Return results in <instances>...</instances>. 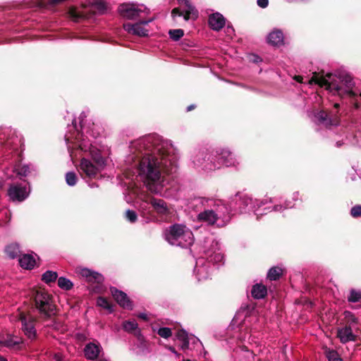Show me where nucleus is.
I'll return each instance as SVG.
<instances>
[{"mask_svg": "<svg viewBox=\"0 0 361 361\" xmlns=\"http://www.w3.org/2000/svg\"><path fill=\"white\" fill-rule=\"evenodd\" d=\"M310 83L317 84L322 87H324L326 90L334 95L338 96L341 99H355L357 96L353 90L355 82L352 76L344 71L328 73L325 75H324V71L314 72L310 80Z\"/></svg>", "mask_w": 361, "mask_h": 361, "instance_id": "nucleus-1", "label": "nucleus"}, {"mask_svg": "<svg viewBox=\"0 0 361 361\" xmlns=\"http://www.w3.org/2000/svg\"><path fill=\"white\" fill-rule=\"evenodd\" d=\"M161 164L158 158L150 153L145 152L138 166L140 176L145 178L149 189L152 190V185L157 182L161 176Z\"/></svg>", "mask_w": 361, "mask_h": 361, "instance_id": "nucleus-2", "label": "nucleus"}, {"mask_svg": "<svg viewBox=\"0 0 361 361\" xmlns=\"http://www.w3.org/2000/svg\"><path fill=\"white\" fill-rule=\"evenodd\" d=\"M35 305L40 318L48 320L56 314V306L53 303L52 296L43 290H37L34 295Z\"/></svg>", "mask_w": 361, "mask_h": 361, "instance_id": "nucleus-3", "label": "nucleus"}, {"mask_svg": "<svg viewBox=\"0 0 361 361\" xmlns=\"http://www.w3.org/2000/svg\"><path fill=\"white\" fill-rule=\"evenodd\" d=\"M192 236V232L184 225L175 224L169 227L165 232V239L171 245H175L176 241L183 237Z\"/></svg>", "mask_w": 361, "mask_h": 361, "instance_id": "nucleus-4", "label": "nucleus"}, {"mask_svg": "<svg viewBox=\"0 0 361 361\" xmlns=\"http://www.w3.org/2000/svg\"><path fill=\"white\" fill-rule=\"evenodd\" d=\"M315 117L319 124L325 127L336 126L340 123V118L336 114L327 112L321 110L315 115Z\"/></svg>", "mask_w": 361, "mask_h": 361, "instance_id": "nucleus-5", "label": "nucleus"}, {"mask_svg": "<svg viewBox=\"0 0 361 361\" xmlns=\"http://www.w3.org/2000/svg\"><path fill=\"white\" fill-rule=\"evenodd\" d=\"M20 320L22 322V329L25 335L31 341L35 340L37 338V332L35 329V319L32 317L27 318L24 313H20Z\"/></svg>", "mask_w": 361, "mask_h": 361, "instance_id": "nucleus-6", "label": "nucleus"}, {"mask_svg": "<svg viewBox=\"0 0 361 361\" xmlns=\"http://www.w3.org/2000/svg\"><path fill=\"white\" fill-rule=\"evenodd\" d=\"M110 292L114 300L121 307L127 310L133 309V302L130 300L126 293L117 289L116 287H111Z\"/></svg>", "mask_w": 361, "mask_h": 361, "instance_id": "nucleus-7", "label": "nucleus"}, {"mask_svg": "<svg viewBox=\"0 0 361 361\" xmlns=\"http://www.w3.org/2000/svg\"><path fill=\"white\" fill-rule=\"evenodd\" d=\"M8 195L13 201L23 202L28 197L29 192L25 186L17 184L10 186Z\"/></svg>", "mask_w": 361, "mask_h": 361, "instance_id": "nucleus-8", "label": "nucleus"}, {"mask_svg": "<svg viewBox=\"0 0 361 361\" xmlns=\"http://www.w3.org/2000/svg\"><path fill=\"white\" fill-rule=\"evenodd\" d=\"M120 14L128 20H135L140 16L141 10L136 8L135 5L123 4L118 7Z\"/></svg>", "mask_w": 361, "mask_h": 361, "instance_id": "nucleus-9", "label": "nucleus"}, {"mask_svg": "<svg viewBox=\"0 0 361 361\" xmlns=\"http://www.w3.org/2000/svg\"><path fill=\"white\" fill-rule=\"evenodd\" d=\"M80 167L81 171L88 177L94 178L102 169L97 164H94L86 158H82L80 161Z\"/></svg>", "mask_w": 361, "mask_h": 361, "instance_id": "nucleus-10", "label": "nucleus"}, {"mask_svg": "<svg viewBox=\"0 0 361 361\" xmlns=\"http://www.w3.org/2000/svg\"><path fill=\"white\" fill-rule=\"evenodd\" d=\"M337 336L343 343L357 340V336L353 334L350 324H347L343 328L338 329Z\"/></svg>", "mask_w": 361, "mask_h": 361, "instance_id": "nucleus-11", "label": "nucleus"}, {"mask_svg": "<svg viewBox=\"0 0 361 361\" xmlns=\"http://www.w3.org/2000/svg\"><path fill=\"white\" fill-rule=\"evenodd\" d=\"M208 23L212 30L219 31L224 27L225 18L221 13H214L209 16Z\"/></svg>", "mask_w": 361, "mask_h": 361, "instance_id": "nucleus-12", "label": "nucleus"}, {"mask_svg": "<svg viewBox=\"0 0 361 361\" xmlns=\"http://www.w3.org/2000/svg\"><path fill=\"white\" fill-rule=\"evenodd\" d=\"M102 347L99 343H89L84 348L85 356L90 360H96L101 351Z\"/></svg>", "mask_w": 361, "mask_h": 361, "instance_id": "nucleus-13", "label": "nucleus"}, {"mask_svg": "<svg viewBox=\"0 0 361 361\" xmlns=\"http://www.w3.org/2000/svg\"><path fill=\"white\" fill-rule=\"evenodd\" d=\"M149 203L159 214L166 215L170 213V210L164 200L153 197L150 199Z\"/></svg>", "mask_w": 361, "mask_h": 361, "instance_id": "nucleus-14", "label": "nucleus"}, {"mask_svg": "<svg viewBox=\"0 0 361 361\" xmlns=\"http://www.w3.org/2000/svg\"><path fill=\"white\" fill-rule=\"evenodd\" d=\"M197 219L200 221L206 222L209 225H214L219 219V216L212 209H207L200 212L197 216Z\"/></svg>", "mask_w": 361, "mask_h": 361, "instance_id": "nucleus-15", "label": "nucleus"}, {"mask_svg": "<svg viewBox=\"0 0 361 361\" xmlns=\"http://www.w3.org/2000/svg\"><path fill=\"white\" fill-rule=\"evenodd\" d=\"M267 295V287L262 283H256L252 286L251 295L255 299L259 300L264 298Z\"/></svg>", "mask_w": 361, "mask_h": 361, "instance_id": "nucleus-16", "label": "nucleus"}, {"mask_svg": "<svg viewBox=\"0 0 361 361\" xmlns=\"http://www.w3.org/2000/svg\"><path fill=\"white\" fill-rule=\"evenodd\" d=\"M35 259L34 257L29 254H25L19 258V264L21 267L25 269H32L35 267Z\"/></svg>", "mask_w": 361, "mask_h": 361, "instance_id": "nucleus-17", "label": "nucleus"}, {"mask_svg": "<svg viewBox=\"0 0 361 361\" xmlns=\"http://www.w3.org/2000/svg\"><path fill=\"white\" fill-rule=\"evenodd\" d=\"M90 154L92 161L95 164L98 165V166L103 168L105 166L106 161L102 155L100 150L95 147H92L90 149Z\"/></svg>", "mask_w": 361, "mask_h": 361, "instance_id": "nucleus-18", "label": "nucleus"}, {"mask_svg": "<svg viewBox=\"0 0 361 361\" xmlns=\"http://www.w3.org/2000/svg\"><path fill=\"white\" fill-rule=\"evenodd\" d=\"M123 326L125 331L134 333L140 340L142 339V336L141 335L140 331L137 330V324L135 322L126 321L123 322Z\"/></svg>", "mask_w": 361, "mask_h": 361, "instance_id": "nucleus-19", "label": "nucleus"}, {"mask_svg": "<svg viewBox=\"0 0 361 361\" xmlns=\"http://www.w3.org/2000/svg\"><path fill=\"white\" fill-rule=\"evenodd\" d=\"M283 35L280 30L271 32L268 37V42L274 46H278L283 42Z\"/></svg>", "mask_w": 361, "mask_h": 361, "instance_id": "nucleus-20", "label": "nucleus"}, {"mask_svg": "<svg viewBox=\"0 0 361 361\" xmlns=\"http://www.w3.org/2000/svg\"><path fill=\"white\" fill-rule=\"evenodd\" d=\"M5 252L11 259L20 257V247L17 243H11L5 247Z\"/></svg>", "mask_w": 361, "mask_h": 361, "instance_id": "nucleus-21", "label": "nucleus"}, {"mask_svg": "<svg viewBox=\"0 0 361 361\" xmlns=\"http://www.w3.org/2000/svg\"><path fill=\"white\" fill-rule=\"evenodd\" d=\"M220 159L224 161V163L226 166H231L233 165L235 161L233 159V155L232 152H231L228 149H222L221 152L219 154Z\"/></svg>", "mask_w": 361, "mask_h": 361, "instance_id": "nucleus-22", "label": "nucleus"}, {"mask_svg": "<svg viewBox=\"0 0 361 361\" xmlns=\"http://www.w3.org/2000/svg\"><path fill=\"white\" fill-rule=\"evenodd\" d=\"M147 21H141L139 23H135L134 25V32L133 35H135L140 37H145L148 35V30L145 29L142 25L147 24Z\"/></svg>", "mask_w": 361, "mask_h": 361, "instance_id": "nucleus-23", "label": "nucleus"}, {"mask_svg": "<svg viewBox=\"0 0 361 361\" xmlns=\"http://www.w3.org/2000/svg\"><path fill=\"white\" fill-rule=\"evenodd\" d=\"M58 278V274L53 271H47L42 276V281L47 284L55 282Z\"/></svg>", "mask_w": 361, "mask_h": 361, "instance_id": "nucleus-24", "label": "nucleus"}, {"mask_svg": "<svg viewBox=\"0 0 361 361\" xmlns=\"http://www.w3.org/2000/svg\"><path fill=\"white\" fill-rule=\"evenodd\" d=\"M282 269L278 267H274L269 270L267 278L271 281H276L279 279L282 275Z\"/></svg>", "mask_w": 361, "mask_h": 361, "instance_id": "nucleus-25", "label": "nucleus"}, {"mask_svg": "<svg viewBox=\"0 0 361 361\" xmlns=\"http://www.w3.org/2000/svg\"><path fill=\"white\" fill-rule=\"evenodd\" d=\"M58 286L61 289L69 290L73 288V284L69 279L61 276L58 279Z\"/></svg>", "mask_w": 361, "mask_h": 361, "instance_id": "nucleus-26", "label": "nucleus"}, {"mask_svg": "<svg viewBox=\"0 0 361 361\" xmlns=\"http://www.w3.org/2000/svg\"><path fill=\"white\" fill-rule=\"evenodd\" d=\"M97 305L104 309H106L109 311V312H113L112 305L109 302V300L104 297L99 296L97 300Z\"/></svg>", "mask_w": 361, "mask_h": 361, "instance_id": "nucleus-27", "label": "nucleus"}, {"mask_svg": "<svg viewBox=\"0 0 361 361\" xmlns=\"http://www.w3.org/2000/svg\"><path fill=\"white\" fill-rule=\"evenodd\" d=\"M348 300L350 302H357L361 301V291L351 289L350 295L348 297Z\"/></svg>", "mask_w": 361, "mask_h": 361, "instance_id": "nucleus-28", "label": "nucleus"}, {"mask_svg": "<svg viewBox=\"0 0 361 361\" xmlns=\"http://www.w3.org/2000/svg\"><path fill=\"white\" fill-rule=\"evenodd\" d=\"M169 35L173 41H178L184 35V31L182 29L170 30Z\"/></svg>", "mask_w": 361, "mask_h": 361, "instance_id": "nucleus-29", "label": "nucleus"}, {"mask_svg": "<svg viewBox=\"0 0 361 361\" xmlns=\"http://www.w3.org/2000/svg\"><path fill=\"white\" fill-rule=\"evenodd\" d=\"M90 283H102L104 281V277L102 274L96 271H92L90 278L87 280Z\"/></svg>", "mask_w": 361, "mask_h": 361, "instance_id": "nucleus-30", "label": "nucleus"}, {"mask_svg": "<svg viewBox=\"0 0 361 361\" xmlns=\"http://www.w3.org/2000/svg\"><path fill=\"white\" fill-rule=\"evenodd\" d=\"M78 180L75 173L70 171L66 174V182L70 186H74Z\"/></svg>", "mask_w": 361, "mask_h": 361, "instance_id": "nucleus-31", "label": "nucleus"}, {"mask_svg": "<svg viewBox=\"0 0 361 361\" xmlns=\"http://www.w3.org/2000/svg\"><path fill=\"white\" fill-rule=\"evenodd\" d=\"M16 174L21 177H26L30 173V168L28 166L23 165L19 166L15 169Z\"/></svg>", "mask_w": 361, "mask_h": 361, "instance_id": "nucleus-32", "label": "nucleus"}, {"mask_svg": "<svg viewBox=\"0 0 361 361\" xmlns=\"http://www.w3.org/2000/svg\"><path fill=\"white\" fill-rule=\"evenodd\" d=\"M256 306L257 304L255 302H251L245 305V306H242L241 310L245 312V317H250L255 310Z\"/></svg>", "mask_w": 361, "mask_h": 361, "instance_id": "nucleus-33", "label": "nucleus"}, {"mask_svg": "<svg viewBox=\"0 0 361 361\" xmlns=\"http://www.w3.org/2000/svg\"><path fill=\"white\" fill-rule=\"evenodd\" d=\"M157 334L164 338H168L172 336V331L170 328L161 327L159 329Z\"/></svg>", "mask_w": 361, "mask_h": 361, "instance_id": "nucleus-34", "label": "nucleus"}, {"mask_svg": "<svg viewBox=\"0 0 361 361\" xmlns=\"http://www.w3.org/2000/svg\"><path fill=\"white\" fill-rule=\"evenodd\" d=\"M329 361H341L338 353L334 350H329L326 352Z\"/></svg>", "mask_w": 361, "mask_h": 361, "instance_id": "nucleus-35", "label": "nucleus"}, {"mask_svg": "<svg viewBox=\"0 0 361 361\" xmlns=\"http://www.w3.org/2000/svg\"><path fill=\"white\" fill-rule=\"evenodd\" d=\"M198 11H185L183 12V15L182 16L185 20L188 21L190 18L192 20H196L198 18Z\"/></svg>", "mask_w": 361, "mask_h": 361, "instance_id": "nucleus-36", "label": "nucleus"}, {"mask_svg": "<svg viewBox=\"0 0 361 361\" xmlns=\"http://www.w3.org/2000/svg\"><path fill=\"white\" fill-rule=\"evenodd\" d=\"M125 217L130 222L135 223L137 219V215L133 210L128 209L125 213Z\"/></svg>", "mask_w": 361, "mask_h": 361, "instance_id": "nucleus-37", "label": "nucleus"}, {"mask_svg": "<svg viewBox=\"0 0 361 361\" xmlns=\"http://www.w3.org/2000/svg\"><path fill=\"white\" fill-rule=\"evenodd\" d=\"M23 342V339H20L18 341H13L11 338L6 340L4 342L1 343L4 346L8 348L14 347L16 345H19Z\"/></svg>", "mask_w": 361, "mask_h": 361, "instance_id": "nucleus-38", "label": "nucleus"}, {"mask_svg": "<svg viewBox=\"0 0 361 361\" xmlns=\"http://www.w3.org/2000/svg\"><path fill=\"white\" fill-rule=\"evenodd\" d=\"M236 196H239V200L240 202V204H243L244 207H246L252 203V198L245 195H240L239 193H238Z\"/></svg>", "mask_w": 361, "mask_h": 361, "instance_id": "nucleus-39", "label": "nucleus"}, {"mask_svg": "<svg viewBox=\"0 0 361 361\" xmlns=\"http://www.w3.org/2000/svg\"><path fill=\"white\" fill-rule=\"evenodd\" d=\"M350 214L354 218H357L361 216V205H355L352 207L350 210Z\"/></svg>", "mask_w": 361, "mask_h": 361, "instance_id": "nucleus-40", "label": "nucleus"}, {"mask_svg": "<svg viewBox=\"0 0 361 361\" xmlns=\"http://www.w3.org/2000/svg\"><path fill=\"white\" fill-rule=\"evenodd\" d=\"M176 337L179 341H183L186 340V338H188V335L185 330L180 329L178 330V332L176 333Z\"/></svg>", "mask_w": 361, "mask_h": 361, "instance_id": "nucleus-41", "label": "nucleus"}, {"mask_svg": "<svg viewBox=\"0 0 361 361\" xmlns=\"http://www.w3.org/2000/svg\"><path fill=\"white\" fill-rule=\"evenodd\" d=\"M92 271L89 269L84 268L80 271V274L87 280L88 278H90V274H92Z\"/></svg>", "mask_w": 361, "mask_h": 361, "instance_id": "nucleus-42", "label": "nucleus"}, {"mask_svg": "<svg viewBox=\"0 0 361 361\" xmlns=\"http://www.w3.org/2000/svg\"><path fill=\"white\" fill-rule=\"evenodd\" d=\"M134 25L135 24L131 23H124L123 24V28L126 31H127L130 34H133L134 32Z\"/></svg>", "mask_w": 361, "mask_h": 361, "instance_id": "nucleus-43", "label": "nucleus"}, {"mask_svg": "<svg viewBox=\"0 0 361 361\" xmlns=\"http://www.w3.org/2000/svg\"><path fill=\"white\" fill-rule=\"evenodd\" d=\"M183 15V12L180 11L179 8H174L171 11V17L175 18L176 16H182Z\"/></svg>", "mask_w": 361, "mask_h": 361, "instance_id": "nucleus-44", "label": "nucleus"}, {"mask_svg": "<svg viewBox=\"0 0 361 361\" xmlns=\"http://www.w3.org/2000/svg\"><path fill=\"white\" fill-rule=\"evenodd\" d=\"M183 4L186 11H198L189 0L186 1Z\"/></svg>", "mask_w": 361, "mask_h": 361, "instance_id": "nucleus-45", "label": "nucleus"}, {"mask_svg": "<svg viewBox=\"0 0 361 361\" xmlns=\"http://www.w3.org/2000/svg\"><path fill=\"white\" fill-rule=\"evenodd\" d=\"M250 61L255 63H258L261 62L262 60L259 56H257L256 54H252L250 56Z\"/></svg>", "mask_w": 361, "mask_h": 361, "instance_id": "nucleus-46", "label": "nucleus"}, {"mask_svg": "<svg viewBox=\"0 0 361 361\" xmlns=\"http://www.w3.org/2000/svg\"><path fill=\"white\" fill-rule=\"evenodd\" d=\"M269 4V0H257V5L261 8H266Z\"/></svg>", "mask_w": 361, "mask_h": 361, "instance_id": "nucleus-47", "label": "nucleus"}, {"mask_svg": "<svg viewBox=\"0 0 361 361\" xmlns=\"http://www.w3.org/2000/svg\"><path fill=\"white\" fill-rule=\"evenodd\" d=\"M96 7L99 11H104L106 6L104 2L99 1L96 3Z\"/></svg>", "mask_w": 361, "mask_h": 361, "instance_id": "nucleus-48", "label": "nucleus"}, {"mask_svg": "<svg viewBox=\"0 0 361 361\" xmlns=\"http://www.w3.org/2000/svg\"><path fill=\"white\" fill-rule=\"evenodd\" d=\"M181 341H182V344L180 345V348L183 350L188 349V348H189V339H188V338H186V340H183Z\"/></svg>", "mask_w": 361, "mask_h": 361, "instance_id": "nucleus-49", "label": "nucleus"}, {"mask_svg": "<svg viewBox=\"0 0 361 361\" xmlns=\"http://www.w3.org/2000/svg\"><path fill=\"white\" fill-rule=\"evenodd\" d=\"M167 349H169L171 352L174 353L177 357L180 356V354L176 350L175 348L171 345L166 346Z\"/></svg>", "mask_w": 361, "mask_h": 361, "instance_id": "nucleus-50", "label": "nucleus"}, {"mask_svg": "<svg viewBox=\"0 0 361 361\" xmlns=\"http://www.w3.org/2000/svg\"><path fill=\"white\" fill-rule=\"evenodd\" d=\"M70 14L73 18H78L79 17V15L77 13V11L75 10H74V9H71L70 11Z\"/></svg>", "mask_w": 361, "mask_h": 361, "instance_id": "nucleus-51", "label": "nucleus"}, {"mask_svg": "<svg viewBox=\"0 0 361 361\" xmlns=\"http://www.w3.org/2000/svg\"><path fill=\"white\" fill-rule=\"evenodd\" d=\"M302 76L301 75H295V80L298 82H302Z\"/></svg>", "mask_w": 361, "mask_h": 361, "instance_id": "nucleus-52", "label": "nucleus"}, {"mask_svg": "<svg viewBox=\"0 0 361 361\" xmlns=\"http://www.w3.org/2000/svg\"><path fill=\"white\" fill-rule=\"evenodd\" d=\"M138 317L140 319H142L143 320H147V314H145L144 313H140L138 315Z\"/></svg>", "mask_w": 361, "mask_h": 361, "instance_id": "nucleus-53", "label": "nucleus"}, {"mask_svg": "<svg viewBox=\"0 0 361 361\" xmlns=\"http://www.w3.org/2000/svg\"><path fill=\"white\" fill-rule=\"evenodd\" d=\"M196 108V105L195 104H190L187 107V111H190Z\"/></svg>", "mask_w": 361, "mask_h": 361, "instance_id": "nucleus-54", "label": "nucleus"}, {"mask_svg": "<svg viewBox=\"0 0 361 361\" xmlns=\"http://www.w3.org/2000/svg\"><path fill=\"white\" fill-rule=\"evenodd\" d=\"M350 320H351V322L352 323H357V319L354 316V315H351V318H350Z\"/></svg>", "mask_w": 361, "mask_h": 361, "instance_id": "nucleus-55", "label": "nucleus"}, {"mask_svg": "<svg viewBox=\"0 0 361 361\" xmlns=\"http://www.w3.org/2000/svg\"><path fill=\"white\" fill-rule=\"evenodd\" d=\"M142 143L143 144V145H146L147 143H149V141H148V140H144L143 141H142Z\"/></svg>", "mask_w": 361, "mask_h": 361, "instance_id": "nucleus-56", "label": "nucleus"}, {"mask_svg": "<svg viewBox=\"0 0 361 361\" xmlns=\"http://www.w3.org/2000/svg\"><path fill=\"white\" fill-rule=\"evenodd\" d=\"M0 361H7V360L6 358H4V357L0 356Z\"/></svg>", "mask_w": 361, "mask_h": 361, "instance_id": "nucleus-57", "label": "nucleus"}, {"mask_svg": "<svg viewBox=\"0 0 361 361\" xmlns=\"http://www.w3.org/2000/svg\"><path fill=\"white\" fill-rule=\"evenodd\" d=\"M334 106L336 108V109H338L339 107V104L338 103H335Z\"/></svg>", "mask_w": 361, "mask_h": 361, "instance_id": "nucleus-58", "label": "nucleus"}, {"mask_svg": "<svg viewBox=\"0 0 361 361\" xmlns=\"http://www.w3.org/2000/svg\"><path fill=\"white\" fill-rule=\"evenodd\" d=\"M147 152L150 153V154H154V152H152V150H149V151H147Z\"/></svg>", "mask_w": 361, "mask_h": 361, "instance_id": "nucleus-59", "label": "nucleus"}, {"mask_svg": "<svg viewBox=\"0 0 361 361\" xmlns=\"http://www.w3.org/2000/svg\"><path fill=\"white\" fill-rule=\"evenodd\" d=\"M355 108H358L359 107V105L357 102L355 103Z\"/></svg>", "mask_w": 361, "mask_h": 361, "instance_id": "nucleus-60", "label": "nucleus"}, {"mask_svg": "<svg viewBox=\"0 0 361 361\" xmlns=\"http://www.w3.org/2000/svg\"><path fill=\"white\" fill-rule=\"evenodd\" d=\"M183 361H191V360H190L187 359V360H183Z\"/></svg>", "mask_w": 361, "mask_h": 361, "instance_id": "nucleus-61", "label": "nucleus"}, {"mask_svg": "<svg viewBox=\"0 0 361 361\" xmlns=\"http://www.w3.org/2000/svg\"><path fill=\"white\" fill-rule=\"evenodd\" d=\"M157 150V152H159L160 151V149H154V151Z\"/></svg>", "mask_w": 361, "mask_h": 361, "instance_id": "nucleus-62", "label": "nucleus"}, {"mask_svg": "<svg viewBox=\"0 0 361 361\" xmlns=\"http://www.w3.org/2000/svg\"><path fill=\"white\" fill-rule=\"evenodd\" d=\"M0 344H1V342L0 341Z\"/></svg>", "mask_w": 361, "mask_h": 361, "instance_id": "nucleus-63", "label": "nucleus"}, {"mask_svg": "<svg viewBox=\"0 0 361 361\" xmlns=\"http://www.w3.org/2000/svg\"><path fill=\"white\" fill-rule=\"evenodd\" d=\"M360 96H361V93H360Z\"/></svg>", "mask_w": 361, "mask_h": 361, "instance_id": "nucleus-64", "label": "nucleus"}]
</instances>
